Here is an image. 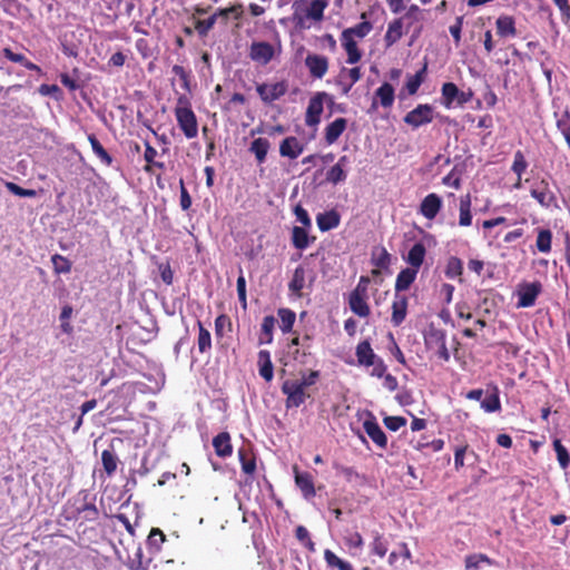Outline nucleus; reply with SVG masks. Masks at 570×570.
Here are the masks:
<instances>
[{"mask_svg": "<svg viewBox=\"0 0 570 570\" xmlns=\"http://www.w3.org/2000/svg\"><path fill=\"white\" fill-rule=\"evenodd\" d=\"M271 148V142L266 138H256L250 142L249 151L255 155L258 164H263L266 160L267 153Z\"/></svg>", "mask_w": 570, "mask_h": 570, "instance_id": "29", "label": "nucleus"}, {"mask_svg": "<svg viewBox=\"0 0 570 570\" xmlns=\"http://www.w3.org/2000/svg\"><path fill=\"white\" fill-rule=\"evenodd\" d=\"M257 365L259 375L266 381L271 382L274 377V365L271 360V354L266 350H261L257 355Z\"/></svg>", "mask_w": 570, "mask_h": 570, "instance_id": "21", "label": "nucleus"}, {"mask_svg": "<svg viewBox=\"0 0 570 570\" xmlns=\"http://www.w3.org/2000/svg\"><path fill=\"white\" fill-rule=\"evenodd\" d=\"M407 306H409V298L404 294H396L394 295V299L392 302V315H391V323L393 326L397 327L400 326L406 318L407 315Z\"/></svg>", "mask_w": 570, "mask_h": 570, "instance_id": "11", "label": "nucleus"}, {"mask_svg": "<svg viewBox=\"0 0 570 570\" xmlns=\"http://www.w3.org/2000/svg\"><path fill=\"white\" fill-rule=\"evenodd\" d=\"M481 563H487L489 566L493 564V560L490 559L484 553H473L469 554L464 559V566L466 570H478Z\"/></svg>", "mask_w": 570, "mask_h": 570, "instance_id": "47", "label": "nucleus"}, {"mask_svg": "<svg viewBox=\"0 0 570 570\" xmlns=\"http://www.w3.org/2000/svg\"><path fill=\"white\" fill-rule=\"evenodd\" d=\"M324 97H326L325 92H317L313 98H311L305 115V124L307 126H316L320 124L321 115L323 112Z\"/></svg>", "mask_w": 570, "mask_h": 570, "instance_id": "10", "label": "nucleus"}, {"mask_svg": "<svg viewBox=\"0 0 570 570\" xmlns=\"http://www.w3.org/2000/svg\"><path fill=\"white\" fill-rule=\"evenodd\" d=\"M174 114L178 127L184 132L187 139H193L198 135V122L195 112L191 109V104L186 95H180L177 98V104Z\"/></svg>", "mask_w": 570, "mask_h": 570, "instance_id": "1", "label": "nucleus"}, {"mask_svg": "<svg viewBox=\"0 0 570 570\" xmlns=\"http://www.w3.org/2000/svg\"><path fill=\"white\" fill-rule=\"evenodd\" d=\"M442 208V198L435 194L431 193L426 195L420 205V214L424 216L426 219H434L436 215L440 213Z\"/></svg>", "mask_w": 570, "mask_h": 570, "instance_id": "12", "label": "nucleus"}, {"mask_svg": "<svg viewBox=\"0 0 570 570\" xmlns=\"http://www.w3.org/2000/svg\"><path fill=\"white\" fill-rule=\"evenodd\" d=\"M435 115L433 106L430 104H419L404 116L403 121L412 129H417L431 124L434 120Z\"/></svg>", "mask_w": 570, "mask_h": 570, "instance_id": "3", "label": "nucleus"}, {"mask_svg": "<svg viewBox=\"0 0 570 570\" xmlns=\"http://www.w3.org/2000/svg\"><path fill=\"white\" fill-rule=\"evenodd\" d=\"M145 154H144V159L146 161V165L144 167V170L146 173H151V163H154L156 156H157V150L148 142L146 141L145 142Z\"/></svg>", "mask_w": 570, "mask_h": 570, "instance_id": "64", "label": "nucleus"}, {"mask_svg": "<svg viewBox=\"0 0 570 570\" xmlns=\"http://www.w3.org/2000/svg\"><path fill=\"white\" fill-rule=\"evenodd\" d=\"M305 268L301 265L297 266L294 269L291 282L288 283L289 292L297 297H302V291L305 286Z\"/></svg>", "mask_w": 570, "mask_h": 570, "instance_id": "30", "label": "nucleus"}, {"mask_svg": "<svg viewBox=\"0 0 570 570\" xmlns=\"http://www.w3.org/2000/svg\"><path fill=\"white\" fill-rule=\"evenodd\" d=\"M276 320L272 315H267L263 318L262 327H261V336H259V343L261 344H269L273 341V331L275 327Z\"/></svg>", "mask_w": 570, "mask_h": 570, "instance_id": "44", "label": "nucleus"}, {"mask_svg": "<svg viewBox=\"0 0 570 570\" xmlns=\"http://www.w3.org/2000/svg\"><path fill=\"white\" fill-rule=\"evenodd\" d=\"M424 340L429 348H435L446 343L445 331L431 326L425 334Z\"/></svg>", "mask_w": 570, "mask_h": 570, "instance_id": "40", "label": "nucleus"}, {"mask_svg": "<svg viewBox=\"0 0 570 570\" xmlns=\"http://www.w3.org/2000/svg\"><path fill=\"white\" fill-rule=\"evenodd\" d=\"M553 449L557 453V460L560 466L564 470L568 469L570 465V454L559 439L553 441Z\"/></svg>", "mask_w": 570, "mask_h": 570, "instance_id": "54", "label": "nucleus"}, {"mask_svg": "<svg viewBox=\"0 0 570 570\" xmlns=\"http://www.w3.org/2000/svg\"><path fill=\"white\" fill-rule=\"evenodd\" d=\"M383 422L390 431H397L406 425V419L403 416H386Z\"/></svg>", "mask_w": 570, "mask_h": 570, "instance_id": "63", "label": "nucleus"}, {"mask_svg": "<svg viewBox=\"0 0 570 570\" xmlns=\"http://www.w3.org/2000/svg\"><path fill=\"white\" fill-rule=\"evenodd\" d=\"M166 535L159 528H153L148 535V543L157 549L165 542Z\"/></svg>", "mask_w": 570, "mask_h": 570, "instance_id": "62", "label": "nucleus"}, {"mask_svg": "<svg viewBox=\"0 0 570 570\" xmlns=\"http://www.w3.org/2000/svg\"><path fill=\"white\" fill-rule=\"evenodd\" d=\"M171 71L175 76H177L179 78L183 89L186 90L187 92H190L191 91L190 71L186 70L183 66H179V65H174L171 68Z\"/></svg>", "mask_w": 570, "mask_h": 570, "instance_id": "56", "label": "nucleus"}, {"mask_svg": "<svg viewBox=\"0 0 570 570\" xmlns=\"http://www.w3.org/2000/svg\"><path fill=\"white\" fill-rule=\"evenodd\" d=\"M51 262L56 274L59 275L70 273L72 264L67 257L60 254H55L51 256Z\"/></svg>", "mask_w": 570, "mask_h": 570, "instance_id": "52", "label": "nucleus"}, {"mask_svg": "<svg viewBox=\"0 0 570 570\" xmlns=\"http://www.w3.org/2000/svg\"><path fill=\"white\" fill-rule=\"evenodd\" d=\"M375 97L380 99V104L384 108H390L394 104L395 91L391 83L383 82L375 91Z\"/></svg>", "mask_w": 570, "mask_h": 570, "instance_id": "31", "label": "nucleus"}, {"mask_svg": "<svg viewBox=\"0 0 570 570\" xmlns=\"http://www.w3.org/2000/svg\"><path fill=\"white\" fill-rule=\"evenodd\" d=\"M530 195L543 208L558 207L557 196L551 189L550 183L547 178L542 177L535 179L531 186Z\"/></svg>", "mask_w": 570, "mask_h": 570, "instance_id": "2", "label": "nucleus"}, {"mask_svg": "<svg viewBox=\"0 0 570 570\" xmlns=\"http://www.w3.org/2000/svg\"><path fill=\"white\" fill-rule=\"evenodd\" d=\"M362 78L360 67H353L351 69L342 68L340 72V80L337 83L341 86L342 94L348 95L352 87Z\"/></svg>", "mask_w": 570, "mask_h": 570, "instance_id": "14", "label": "nucleus"}, {"mask_svg": "<svg viewBox=\"0 0 570 570\" xmlns=\"http://www.w3.org/2000/svg\"><path fill=\"white\" fill-rule=\"evenodd\" d=\"M232 326L230 318L226 314H220L215 320V335L217 337L224 336V328Z\"/></svg>", "mask_w": 570, "mask_h": 570, "instance_id": "61", "label": "nucleus"}, {"mask_svg": "<svg viewBox=\"0 0 570 570\" xmlns=\"http://www.w3.org/2000/svg\"><path fill=\"white\" fill-rule=\"evenodd\" d=\"M552 232L549 228H538L535 247L540 253L548 254L552 248Z\"/></svg>", "mask_w": 570, "mask_h": 570, "instance_id": "32", "label": "nucleus"}, {"mask_svg": "<svg viewBox=\"0 0 570 570\" xmlns=\"http://www.w3.org/2000/svg\"><path fill=\"white\" fill-rule=\"evenodd\" d=\"M459 97V88L454 82H444L441 88L442 105L451 108Z\"/></svg>", "mask_w": 570, "mask_h": 570, "instance_id": "36", "label": "nucleus"}, {"mask_svg": "<svg viewBox=\"0 0 570 570\" xmlns=\"http://www.w3.org/2000/svg\"><path fill=\"white\" fill-rule=\"evenodd\" d=\"M347 163V156L340 157L338 161L327 170L326 180L334 185L344 181L346 179L344 167Z\"/></svg>", "mask_w": 570, "mask_h": 570, "instance_id": "25", "label": "nucleus"}, {"mask_svg": "<svg viewBox=\"0 0 570 570\" xmlns=\"http://www.w3.org/2000/svg\"><path fill=\"white\" fill-rule=\"evenodd\" d=\"M309 228L303 226H294L292 228L291 240L294 248L298 250L306 249L311 243H314L316 237L309 236L307 230Z\"/></svg>", "mask_w": 570, "mask_h": 570, "instance_id": "16", "label": "nucleus"}, {"mask_svg": "<svg viewBox=\"0 0 570 570\" xmlns=\"http://www.w3.org/2000/svg\"><path fill=\"white\" fill-rule=\"evenodd\" d=\"M1 52H2L3 57H6L11 62L19 63V65L23 66L26 69L36 71L38 73L42 72L41 68L38 65H36L32 61H30L29 59H27V57L24 55L13 52L12 49L9 47L3 48Z\"/></svg>", "mask_w": 570, "mask_h": 570, "instance_id": "27", "label": "nucleus"}, {"mask_svg": "<svg viewBox=\"0 0 570 570\" xmlns=\"http://www.w3.org/2000/svg\"><path fill=\"white\" fill-rule=\"evenodd\" d=\"M296 539L308 550L314 551V542L311 540L309 532L304 525H298L295 530Z\"/></svg>", "mask_w": 570, "mask_h": 570, "instance_id": "59", "label": "nucleus"}, {"mask_svg": "<svg viewBox=\"0 0 570 570\" xmlns=\"http://www.w3.org/2000/svg\"><path fill=\"white\" fill-rule=\"evenodd\" d=\"M444 274L448 278H451V279H454L458 277L460 278L463 274L462 261L456 256H451L446 262Z\"/></svg>", "mask_w": 570, "mask_h": 570, "instance_id": "46", "label": "nucleus"}, {"mask_svg": "<svg viewBox=\"0 0 570 570\" xmlns=\"http://www.w3.org/2000/svg\"><path fill=\"white\" fill-rule=\"evenodd\" d=\"M403 28L404 18H396L387 24V30L384 35L385 48H391L402 39L404 35Z\"/></svg>", "mask_w": 570, "mask_h": 570, "instance_id": "15", "label": "nucleus"}, {"mask_svg": "<svg viewBox=\"0 0 570 570\" xmlns=\"http://www.w3.org/2000/svg\"><path fill=\"white\" fill-rule=\"evenodd\" d=\"M288 91V82L281 80L268 83L262 82L256 85V92L264 105L271 106L274 101L284 97Z\"/></svg>", "mask_w": 570, "mask_h": 570, "instance_id": "4", "label": "nucleus"}, {"mask_svg": "<svg viewBox=\"0 0 570 570\" xmlns=\"http://www.w3.org/2000/svg\"><path fill=\"white\" fill-rule=\"evenodd\" d=\"M426 255V248L423 243H415L407 253L406 262L410 267L420 269L422 264L424 263V258Z\"/></svg>", "mask_w": 570, "mask_h": 570, "instance_id": "28", "label": "nucleus"}, {"mask_svg": "<svg viewBox=\"0 0 570 570\" xmlns=\"http://www.w3.org/2000/svg\"><path fill=\"white\" fill-rule=\"evenodd\" d=\"M361 18L363 19L362 22L355 24L354 27L343 30L342 33L345 36L352 37L353 39H354V37H358V38L366 37L372 31L373 26L370 21L365 20L366 19L365 12H363L361 14Z\"/></svg>", "mask_w": 570, "mask_h": 570, "instance_id": "34", "label": "nucleus"}, {"mask_svg": "<svg viewBox=\"0 0 570 570\" xmlns=\"http://www.w3.org/2000/svg\"><path fill=\"white\" fill-rule=\"evenodd\" d=\"M6 188L12 193L13 195L16 196H19V197H29V198H33L37 196V191L35 189H26V188H22L21 186L12 183V181H7L6 183Z\"/></svg>", "mask_w": 570, "mask_h": 570, "instance_id": "58", "label": "nucleus"}, {"mask_svg": "<svg viewBox=\"0 0 570 570\" xmlns=\"http://www.w3.org/2000/svg\"><path fill=\"white\" fill-rule=\"evenodd\" d=\"M77 511L79 514H83V519L87 521H95L99 515L98 509L92 503H83Z\"/></svg>", "mask_w": 570, "mask_h": 570, "instance_id": "60", "label": "nucleus"}, {"mask_svg": "<svg viewBox=\"0 0 570 570\" xmlns=\"http://www.w3.org/2000/svg\"><path fill=\"white\" fill-rule=\"evenodd\" d=\"M217 19H222L224 23H226L229 19V16L233 14L235 19H238L243 13V6L240 3L230 6L228 8L217 9L215 12Z\"/></svg>", "mask_w": 570, "mask_h": 570, "instance_id": "53", "label": "nucleus"}, {"mask_svg": "<svg viewBox=\"0 0 570 570\" xmlns=\"http://www.w3.org/2000/svg\"><path fill=\"white\" fill-rule=\"evenodd\" d=\"M316 223L321 232H328L338 227L341 223V215L335 209L320 213L316 216Z\"/></svg>", "mask_w": 570, "mask_h": 570, "instance_id": "19", "label": "nucleus"}, {"mask_svg": "<svg viewBox=\"0 0 570 570\" xmlns=\"http://www.w3.org/2000/svg\"><path fill=\"white\" fill-rule=\"evenodd\" d=\"M419 271L412 267L402 269L395 279L394 289L396 294H401L410 288V286L416 279Z\"/></svg>", "mask_w": 570, "mask_h": 570, "instance_id": "20", "label": "nucleus"}, {"mask_svg": "<svg viewBox=\"0 0 570 570\" xmlns=\"http://www.w3.org/2000/svg\"><path fill=\"white\" fill-rule=\"evenodd\" d=\"M217 18L215 13H213L207 19H197L195 20V31L200 38H205L208 36L209 31L214 28L215 23L217 22Z\"/></svg>", "mask_w": 570, "mask_h": 570, "instance_id": "50", "label": "nucleus"}, {"mask_svg": "<svg viewBox=\"0 0 570 570\" xmlns=\"http://www.w3.org/2000/svg\"><path fill=\"white\" fill-rule=\"evenodd\" d=\"M305 66L309 71L311 77L321 79L327 71L330 60L327 57L316 53H308L305 58Z\"/></svg>", "mask_w": 570, "mask_h": 570, "instance_id": "8", "label": "nucleus"}, {"mask_svg": "<svg viewBox=\"0 0 570 570\" xmlns=\"http://www.w3.org/2000/svg\"><path fill=\"white\" fill-rule=\"evenodd\" d=\"M279 317V328L283 333H288L293 330L296 314L289 308L282 307L277 311Z\"/></svg>", "mask_w": 570, "mask_h": 570, "instance_id": "42", "label": "nucleus"}, {"mask_svg": "<svg viewBox=\"0 0 570 570\" xmlns=\"http://www.w3.org/2000/svg\"><path fill=\"white\" fill-rule=\"evenodd\" d=\"M371 262L377 268L387 269L391 264V254L385 247L377 248L373 250Z\"/></svg>", "mask_w": 570, "mask_h": 570, "instance_id": "48", "label": "nucleus"}, {"mask_svg": "<svg viewBox=\"0 0 570 570\" xmlns=\"http://www.w3.org/2000/svg\"><path fill=\"white\" fill-rule=\"evenodd\" d=\"M293 473L296 487L301 490L305 499H312L315 497L316 491L314 487V478L309 472L299 471L297 465L293 466Z\"/></svg>", "mask_w": 570, "mask_h": 570, "instance_id": "9", "label": "nucleus"}, {"mask_svg": "<svg viewBox=\"0 0 570 570\" xmlns=\"http://www.w3.org/2000/svg\"><path fill=\"white\" fill-rule=\"evenodd\" d=\"M542 284L539 281L522 282L518 285V307H531L535 304L538 296L542 293Z\"/></svg>", "mask_w": 570, "mask_h": 570, "instance_id": "6", "label": "nucleus"}, {"mask_svg": "<svg viewBox=\"0 0 570 570\" xmlns=\"http://www.w3.org/2000/svg\"><path fill=\"white\" fill-rule=\"evenodd\" d=\"M306 387L303 386L298 380H287L282 384V392L286 395V409L299 407L305 403L309 394L306 393Z\"/></svg>", "mask_w": 570, "mask_h": 570, "instance_id": "5", "label": "nucleus"}, {"mask_svg": "<svg viewBox=\"0 0 570 570\" xmlns=\"http://www.w3.org/2000/svg\"><path fill=\"white\" fill-rule=\"evenodd\" d=\"M471 224H472L471 195L466 194L460 198L459 225L462 227H468Z\"/></svg>", "mask_w": 570, "mask_h": 570, "instance_id": "38", "label": "nucleus"}, {"mask_svg": "<svg viewBox=\"0 0 570 570\" xmlns=\"http://www.w3.org/2000/svg\"><path fill=\"white\" fill-rule=\"evenodd\" d=\"M355 355L358 364L366 367L374 364V360L377 357L367 340L357 344Z\"/></svg>", "mask_w": 570, "mask_h": 570, "instance_id": "22", "label": "nucleus"}, {"mask_svg": "<svg viewBox=\"0 0 570 570\" xmlns=\"http://www.w3.org/2000/svg\"><path fill=\"white\" fill-rule=\"evenodd\" d=\"M213 446L215 453L220 458L230 456L233 453V446L230 443V435L228 432H220L213 439Z\"/></svg>", "mask_w": 570, "mask_h": 570, "instance_id": "23", "label": "nucleus"}, {"mask_svg": "<svg viewBox=\"0 0 570 570\" xmlns=\"http://www.w3.org/2000/svg\"><path fill=\"white\" fill-rule=\"evenodd\" d=\"M198 337H197V346L200 354L209 353L212 350V335L210 332L204 326V324L198 321Z\"/></svg>", "mask_w": 570, "mask_h": 570, "instance_id": "39", "label": "nucleus"}, {"mask_svg": "<svg viewBox=\"0 0 570 570\" xmlns=\"http://www.w3.org/2000/svg\"><path fill=\"white\" fill-rule=\"evenodd\" d=\"M528 163L525 157L521 150H517L514 153L513 163L511 166L512 171L517 175V177H522L523 173L527 170Z\"/></svg>", "mask_w": 570, "mask_h": 570, "instance_id": "57", "label": "nucleus"}, {"mask_svg": "<svg viewBox=\"0 0 570 570\" xmlns=\"http://www.w3.org/2000/svg\"><path fill=\"white\" fill-rule=\"evenodd\" d=\"M389 550V542L387 540L381 535L376 534L371 543V551L373 554L384 558Z\"/></svg>", "mask_w": 570, "mask_h": 570, "instance_id": "55", "label": "nucleus"}, {"mask_svg": "<svg viewBox=\"0 0 570 570\" xmlns=\"http://www.w3.org/2000/svg\"><path fill=\"white\" fill-rule=\"evenodd\" d=\"M324 559L328 567L337 568L338 570H350L352 564L341 558H338L332 550L326 549L324 551Z\"/></svg>", "mask_w": 570, "mask_h": 570, "instance_id": "51", "label": "nucleus"}, {"mask_svg": "<svg viewBox=\"0 0 570 570\" xmlns=\"http://www.w3.org/2000/svg\"><path fill=\"white\" fill-rule=\"evenodd\" d=\"M341 42L347 55L346 62L350 65L358 62L362 58V52L357 47V42L352 37L345 36L343 33L341 35Z\"/></svg>", "mask_w": 570, "mask_h": 570, "instance_id": "26", "label": "nucleus"}, {"mask_svg": "<svg viewBox=\"0 0 570 570\" xmlns=\"http://www.w3.org/2000/svg\"><path fill=\"white\" fill-rule=\"evenodd\" d=\"M242 470L245 474L253 475L256 471V459L253 453L242 448L238 450Z\"/></svg>", "mask_w": 570, "mask_h": 570, "instance_id": "41", "label": "nucleus"}, {"mask_svg": "<svg viewBox=\"0 0 570 570\" xmlns=\"http://www.w3.org/2000/svg\"><path fill=\"white\" fill-rule=\"evenodd\" d=\"M303 145L294 136L286 137L279 145L281 156L288 157L291 159H296L303 153Z\"/></svg>", "mask_w": 570, "mask_h": 570, "instance_id": "18", "label": "nucleus"}, {"mask_svg": "<svg viewBox=\"0 0 570 570\" xmlns=\"http://www.w3.org/2000/svg\"><path fill=\"white\" fill-rule=\"evenodd\" d=\"M428 72V62L425 61L422 66V68L416 71L415 75L410 76L406 80L405 88L409 92V95H415L420 88V86L425 80V76Z\"/></svg>", "mask_w": 570, "mask_h": 570, "instance_id": "35", "label": "nucleus"}, {"mask_svg": "<svg viewBox=\"0 0 570 570\" xmlns=\"http://www.w3.org/2000/svg\"><path fill=\"white\" fill-rule=\"evenodd\" d=\"M363 429L365 433L368 435V438L381 449H386L387 446V438L380 426V424L376 422L375 417H371L368 420H365L363 422Z\"/></svg>", "mask_w": 570, "mask_h": 570, "instance_id": "13", "label": "nucleus"}, {"mask_svg": "<svg viewBox=\"0 0 570 570\" xmlns=\"http://www.w3.org/2000/svg\"><path fill=\"white\" fill-rule=\"evenodd\" d=\"M481 407L488 413L501 410V402L497 387H494L491 393H488L487 396L481 401Z\"/></svg>", "mask_w": 570, "mask_h": 570, "instance_id": "45", "label": "nucleus"}, {"mask_svg": "<svg viewBox=\"0 0 570 570\" xmlns=\"http://www.w3.org/2000/svg\"><path fill=\"white\" fill-rule=\"evenodd\" d=\"M348 305L351 311L360 317H367L371 314V308L370 305L367 304V298L361 296H350Z\"/></svg>", "mask_w": 570, "mask_h": 570, "instance_id": "37", "label": "nucleus"}, {"mask_svg": "<svg viewBox=\"0 0 570 570\" xmlns=\"http://www.w3.org/2000/svg\"><path fill=\"white\" fill-rule=\"evenodd\" d=\"M118 461L119 459L112 450L106 449L101 452V463L108 476H111L116 472Z\"/></svg>", "mask_w": 570, "mask_h": 570, "instance_id": "43", "label": "nucleus"}, {"mask_svg": "<svg viewBox=\"0 0 570 570\" xmlns=\"http://www.w3.org/2000/svg\"><path fill=\"white\" fill-rule=\"evenodd\" d=\"M274 55V47L266 41H254L249 47V58L263 66L271 62Z\"/></svg>", "mask_w": 570, "mask_h": 570, "instance_id": "7", "label": "nucleus"}, {"mask_svg": "<svg viewBox=\"0 0 570 570\" xmlns=\"http://www.w3.org/2000/svg\"><path fill=\"white\" fill-rule=\"evenodd\" d=\"M327 6V0H312L306 10V17L315 21L322 20L324 17V10Z\"/></svg>", "mask_w": 570, "mask_h": 570, "instance_id": "49", "label": "nucleus"}, {"mask_svg": "<svg viewBox=\"0 0 570 570\" xmlns=\"http://www.w3.org/2000/svg\"><path fill=\"white\" fill-rule=\"evenodd\" d=\"M497 35L501 38H514L518 33L515 19L509 14H501L497 21Z\"/></svg>", "mask_w": 570, "mask_h": 570, "instance_id": "17", "label": "nucleus"}, {"mask_svg": "<svg viewBox=\"0 0 570 570\" xmlns=\"http://www.w3.org/2000/svg\"><path fill=\"white\" fill-rule=\"evenodd\" d=\"M346 126L347 120L345 118H336L334 121L328 124L325 128V141L328 145L334 144L344 132Z\"/></svg>", "mask_w": 570, "mask_h": 570, "instance_id": "24", "label": "nucleus"}, {"mask_svg": "<svg viewBox=\"0 0 570 570\" xmlns=\"http://www.w3.org/2000/svg\"><path fill=\"white\" fill-rule=\"evenodd\" d=\"M88 141L90 142L94 154L100 159L101 164L107 167L111 166L114 161L112 157L94 134L88 135Z\"/></svg>", "mask_w": 570, "mask_h": 570, "instance_id": "33", "label": "nucleus"}]
</instances>
